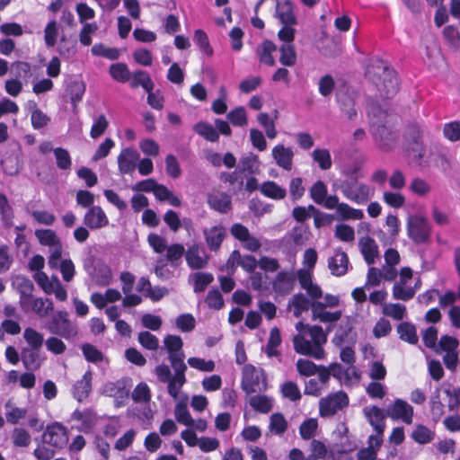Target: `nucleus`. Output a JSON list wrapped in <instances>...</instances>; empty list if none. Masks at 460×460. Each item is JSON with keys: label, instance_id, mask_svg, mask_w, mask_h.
I'll return each instance as SVG.
<instances>
[{"label": "nucleus", "instance_id": "obj_40", "mask_svg": "<svg viewBox=\"0 0 460 460\" xmlns=\"http://www.w3.org/2000/svg\"><path fill=\"white\" fill-rule=\"evenodd\" d=\"M411 438L418 444H429L435 438V432L428 427L419 424L411 434Z\"/></svg>", "mask_w": 460, "mask_h": 460}, {"label": "nucleus", "instance_id": "obj_61", "mask_svg": "<svg viewBox=\"0 0 460 460\" xmlns=\"http://www.w3.org/2000/svg\"><path fill=\"white\" fill-rule=\"evenodd\" d=\"M54 155L58 169L64 171L70 170L72 166V159L66 149L57 147L54 149Z\"/></svg>", "mask_w": 460, "mask_h": 460}, {"label": "nucleus", "instance_id": "obj_26", "mask_svg": "<svg viewBox=\"0 0 460 460\" xmlns=\"http://www.w3.org/2000/svg\"><path fill=\"white\" fill-rule=\"evenodd\" d=\"M363 412L375 431H385L386 411L384 412L377 406H367L364 408Z\"/></svg>", "mask_w": 460, "mask_h": 460}, {"label": "nucleus", "instance_id": "obj_50", "mask_svg": "<svg viewBox=\"0 0 460 460\" xmlns=\"http://www.w3.org/2000/svg\"><path fill=\"white\" fill-rule=\"evenodd\" d=\"M311 155L314 162H315L322 170L326 171L332 167V156L328 149L315 148Z\"/></svg>", "mask_w": 460, "mask_h": 460}, {"label": "nucleus", "instance_id": "obj_3", "mask_svg": "<svg viewBox=\"0 0 460 460\" xmlns=\"http://www.w3.org/2000/svg\"><path fill=\"white\" fill-rule=\"evenodd\" d=\"M366 75L376 84L382 97L390 98L398 92L399 82L395 71L383 62L371 65Z\"/></svg>", "mask_w": 460, "mask_h": 460}, {"label": "nucleus", "instance_id": "obj_36", "mask_svg": "<svg viewBox=\"0 0 460 460\" xmlns=\"http://www.w3.org/2000/svg\"><path fill=\"white\" fill-rule=\"evenodd\" d=\"M276 49L277 47L272 41L264 40L257 47L256 53L261 63L272 66L275 65L272 53L276 51Z\"/></svg>", "mask_w": 460, "mask_h": 460}, {"label": "nucleus", "instance_id": "obj_43", "mask_svg": "<svg viewBox=\"0 0 460 460\" xmlns=\"http://www.w3.org/2000/svg\"><path fill=\"white\" fill-rule=\"evenodd\" d=\"M288 423L282 413H273L270 418L269 429L277 436H282L288 429Z\"/></svg>", "mask_w": 460, "mask_h": 460}, {"label": "nucleus", "instance_id": "obj_9", "mask_svg": "<svg viewBox=\"0 0 460 460\" xmlns=\"http://www.w3.org/2000/svg\"><path fill=\"white\" fill-rule=\"evenodd\" d=\"M407 231L409 237L416 243H426L430 237V225L423 216L414 215L408 218Z\"/></svg>", "mask_w": 460, "mask_h": 460}, {"label": "nucleus", "instance_id": "obj_39", "mask_svg": "<svg viewBox=\"0 0 460 460\" xmlns=\"http://www.w3.org/2000/svg\"><path fill=\"white\" fill-rule=\"evenodd\" d=\"M240 169L249 174H256L260 172V161L258 155L248 153L240 159Z\"/></svg>", "mask_w": 460, "mask_h": 460}, {"label": "nucleus", "instance_id": "obj_57", "mask_svg": "<svg viewBox=\"0 0 460 460\" xmlns=\"http://www.w3.org/2000/svg\"><path fill=\"white\" fill-rule=\"evenodd\" d=\"M336 212L343 220H358L364 217V213L361 209L353 208L346 203H341Z\"/></svg>", "mask_w": 460, "mask_h": 460}, {"label": "nucleus", "instance_id": "obj_13", "mask_svg": "<svg viewBox=\"0 0 460 460\" xmlns=\"http://www.w3.org/2000/svg\"><path fill=\"white\" fill-rule=\"evenodd\" d=\"M42 442L57 448L64 447L68 442L66 428L59 422L49 425L42 434Z\"/></svg>", "mask_w": 460, "mask_h": 460}, {"label": "nucleus", "instance_id": "obj_54", "mask_svg": "<svg viewBox=\"0 0 460 460\" xmlns=\"http://www.w3.org/2000/svg\"><path fill=\"white\" fill-rule=\"evenodd\" d=\"M283 397L291 402H297L301 399V392L298 385L293 381H286L280 386Z\"/></svg>", "mask_w": 460, "mask_h": 460}, {"label": "nucleus", "instance_id": "obj_17", "mask_svg": "<svg viewBox=\"0 0 460 460\" xmlns=\"http://www.w3.org/2000/svg\"><path fill=\"white\" fill-rule=\"evenodd\" d=\"M386 416L393 420H401L406 424H411L413 420V408L406 401L396 399L386 408Z\"/></svg>", "mask_w": 460, "mask_h": 460}, {"label": "nucleus", "instance_id": "obj_16", "mask_svg": "<svg viewBox=\"0 0 460 460\" xmlns=\"http://www.w3.org/2000/svg\"><path fill=\"white\" fill-rule=\"evenodd\" d=\"M296 284V272L293 270H282L278 272L272 281V289L278 296H288L295 288Z\"/></svg>", "mask_w": 460, "mask_h": 460}, {"label": "nucleus", "instance_id": "obj_63", "mask_svg": "<svg viewBox=\"0 0 460 460\" xmlns=\"http://www.w3.org/2000/svg\"><path fill=\"white\" fill-rule=\"evenodd\" d=\"M12 440L15 447H26L31 441V435L22 428H15L12 432Z\"/></svg>", "mask_w": 460, "mask_h": 460}, {"label": "nucleus", "instance_id": "obj_64", "mask_svg": "<svg viewBox=\"0 0 460 460\" xmlns=\"http://www.w3.org/2000/svg\"><path fill=\"white\" fill-rule=\"evenodd\" d=\"M310 449L312 454L308 456L305 460H318V458L324 459L328 454V449L325 444L317 439H313L311 441Z\"/></svg>", "mask_w": 460, "mask_h": 460}, {"label": "nucleus", "instance_id": "obj_15", "mask_svg": "<svg viewBox=\"0 0 460 460\" xmlns=\"http://www.w3.org/2000/svg\"><path fill=\"white\" fill-rule=\"evenodd\" d=\"M185 260L191 270H201L207 267L209 256L205 248L198 243H192L185 250Z\"/></svg>", "mask_w": 460, "mask_h": 460}, {"label": "nucleus", "instance_id": "obj_10", "mask_svg": "<svg viewBox=\"0 0 460 460\" xmlns=\"http://www.w3.org/2000/svg\"><path fill=\"white\" fill-rule=\"evenodd\" d=\"M412 279V270L409 267L401 270L399 279L395 281L393 287V297L396 300L409 301L414 297L416 288L408 285Z\"/></svg>", "mask_w": 460, "mask_h": 460}, {"label": "nucleus", "instance_id": "obj_25", "mask_svg": "<svg viewBox=\"0 0 460 460\" xmlns=\"http://www.w3.org/2000/svg\"><path fill=\"white\" fill-rule=\"evenodd\" d=\"M208 204L219 213H227L232 207L231 197L226 192L213 191L208 195Z\"/></svg>", "mask_w": 460, "mask_h": 460}, {"label": "nucleus", "instance_id": "obj_37", "mask_svg": "<svg viewBox=\"0 0 460 460\" xmlns=\"http://www.w3.org/2000/svg\"><path fill=\"white\" fill-rule=\"evenodd\" d=\"M260 190L265 197L277 200L283 199L287 196V190L273 181L263 182Z\"/></svg>", "mask_w": 460, "mask_h": 460}, {"label": "nucleus", "instance_id": "obj_58", "mask_svg": "<svg viewBox=\"0 0 460 460\" xmlns=\"http://www.w3.org/2000/svg\"><path fill=\"white\" fill-rule=\"evenodd\" d=\"M279 62L283 66H293L296 62V54L292 44H283L279 48Z\"/></svg>", "mask_w": 460, "mask_h": 460}, {"label": "nucleus", "instance_id": "obj_32", "mask_svg": "<svg viewBox=\"0 0 460 460\" xmlns=\"http://www.w3.org/2000/svg\"><path fill=\"white\" fill-rule=\"evenodd\" d=\"M21 358L24 367L30 371L38 370L43 362V358L40 355V349H34L24 348Z\"/></svg>", "mask_w": 460, "mask_h": 460}, {"label": "nucleus", "instance_id": "obj_27", "mask_svg": "<svg viewBox=\"0 0 460 460\" xmlns=\"http://www.w3.org/2000/svg\"><path fill=\"white\" fill-rule=\"evenodd\" d=\"M357 335L353 332V328L349 322L345 324H341L337 330L332 342L338 347H343L344 345H351L356 342Z\"/></svg>", "mask_w": 460, "mask_h": 460}, {"label": "nucleus", "instance_id": "obj_41", "mask_svg": "<svg viewBox=\"0 0 460 460\" xmlns=\"http://www.w3.org/2000/svg\"><path fill=\"white\" fill-rule=\"evenodd\" d=\"M130 78H132L130 82L132 88L142 86L147 93L153 91L155 84L146 72L142 70L136 71L131 75Z\"/></svg>", "mask_w": 460, "mask_h": 460}, {"label": "nucleus", "instance_id": "obj_20", "mask_svg": "<svg viewBox=\"0 0 460 460\" xmlns=\"http://www.w3.org/2000/svg\"><path fill=\"white\" fill-rule=\"evenodd\" d=\"M21 306L24 310L31 309L38 316L46 317L53 311V303L49 298H35L32 296L26 299H20Z\"/></svg>", "mask_w": 460, "mask_h": 460}, {"label": "nucleus", "instance_id": "obj_28", "mask_svg": "<svg viewBox=\"0 0 460 460\" xmlns=\"http://www.w3.org/2000/svg\"><path fill=\"white\" fill-rule=\"evenodd\" d=\"M313 320H318L321 323H334L341 319V312H330L326 310V306L322 302L314 303L313 312H312Z\"/></svg>", "mask_w": 460, "mask_h": 460}, {"label": "nucleus", "instance_id": "obj_47", "mask_svg": "<svg viewBox=\"0 0 460 460\" xmlns=\"http://www.w3.org/2000/svg\"><path fill=\"white\" fill-rule=\"evenodd\" d=\"M66 93L70 97L72 103L75 104L82 100L85 93V84L80 80L71 81L66 88Z\"/></svg>", "mask_w": 460, "mask_h": 460}, {"label": "nucleus", "instance_id": "obj_19", "mask_svg": "<svg viewBox=\"0 0 460 460\" xmlns=\"http://www.w3.org/2000/svg\"><path fill=\"white\" fill-rule=\"evenodd\" d=\"M109 222L107 215L100 206H92L84 216V224L91 230L106 227Z\"/></svg>", "mask_w": 460, "mask_h": 460}, {"label": "nucleus", "instance_id": "obj_4", "mask_svg": "<svg viewBox=\"0 0 460 460\" xmlns=\"http://www.w3.org/2000/svg\"><path fill=\"white\" fill-rule=\"evenodd\" d=\"M424 130L417 123L409 125L403 135L404 147L408 153H411L416 164H420L425 156V147L423 146L422 136Z\"/></svg>", "mask_w": 460, "mask_h": 460}, {"label": "nucleus", "instance_id": "obj_35", "mask_svg": "<svg viewBox=\"0 0 460 460\" xmlns=\"http://www.w3.org/2000/svg\"><path fill=\"white\" fill-rule=\"evenodd\" d=\"M52 270H59L63 279L66 282H70L75 276V264L70 259H62V256H58L55 263L49 265Z\"/></svg>", "mask_w": 460, "mask_h": 460}, {"label": "nucleus", "instance_id": "obj_42", "mask_svg": "<svg viewBox=\"0 0 460 460\" xmlns=\"http://www.w3.org/2000/svg\"><path fill=\"white\" fill-rule=\"evenodd\" d=\"M166 251V261L172 267H178L181 262V258L185 255V248L181 243H172L167 245Z\"/></svg>", "mask_w": 460, "mask_h": 460}, {"label": "nucleus", "instance_id": "obj_48", "mask_svg": "<svg viewBox=\"0 0 460 460\" xmlns=\"http://www.w3.org/2000/svg\"><path fill=\"white\" fill-rule=\"evenodd\" d=\"M4 408L6 421L11 424H17L21 420L24 419L27 414L25 408L16 407L10 401L5 403Z\"/></svg>", "mask_w": 460, "mask_h": 460}, {"label": "nucleus", "instance_id": "obj_23", "mask_svg": "<svg viewBox=\"0 0 460 460\" xmlns=\"http://www.w3.org/2000/svg\"><path fill=\"white\" fill-rule=\"evenodd\" d=\"M328 268L332 275L343 276L349 269V258L345 252L336 250L334 255L328 260Z\"/></svg>", "mask_w": 460, "mask_h": 460}, {"label": "nucleus", "instance_id": "obj_22", "mask_svg": "<svg viewBox=\"0 0 460 460\" xmlns=\"http://www.w3.org/2000/svg\"><path fill=\"white\" fill-rule=\"evenodd\" d=\"M271 155L279 167L286 171L292 170L294 152L290 147L279 144L272 148Z\"/></svg>", "mask_w": 460, "mask_h": 460}, {"label": "nucleus", "instance_id": "obj_52", "mask_svg": "<svg viewBox=\"0 0 460 460\" xmlns=\"http://www.w3.org/2000/svg\"><path fill=\"white\" fill-rule=\"evenodd\" d=\"M110 75L114 80L119 83H126L131 77V73L128 66L124 63L112 64L110 66Z\"/></svg>", "mask_w": 460, "mask_h": 460}, {"label": "nucleus", "instance_id": "obj_34", "mask_svg": "<svg viewBox=\"0 0 460 460\" xmlns=\"http://www.w3.org/2000/svg\"><path fill=\"white\" fill-rule=\"evenodd\" d=\"M386 110L382 108L376 102H370L367 105V118L369 119L370 128L380 126L383 124L386 125Z\"/></svg>", "mask_w": 460, "mask_h": 460}, {"label": "nucleus", "instance_id": "obj_11", "mask_svg": "<svg viewBox=\"0 0 460 460\" xmlns=\"http://www.w3.org/2000/svg\"><path fill=\"white\" fill-rule=\"evenodd\" d=\"M349 403V398L343 392H338L322 398L319 402V411L322 417H329L343 409Z\"/></svg>", "mask_w": 460, "mask_h": 460}, {"label": "nucleus", "instance_id": "obj_1", "mask_svg": "<svg viewBox=\"0 0 460 460\" xmlns=\"http://www.w3.org/2000/svg\"><path fill=\"white\" fill-rule=\"evenodd\" d=\"M164 346L168 353V359L174 374H172L171 368L166 364L156 366L154 372L159 382L167 384L168 394L173 399H177L181 387L187 382L185 376L187 366L184 363L185 354L182 349L183 342L180 336L167 335L164 340Z\"/></svg>", "mask_w": 460, "mask_h": 460}, {"label": "nucleus", "instance_id": "obj_49", "mask_svg": "<svg viewBox=\"0 0 460 460\" xmlns=\"http://www.w3.org/2000/svg\"><path fill=\"white\" fill-rule=\"evenodd\" d=\"M23 339L30 346L29 349H40L44 343L43 334L31 327L24 329Z\"/></svg>", "mask_w": 460, "mask_h": 460}, {"label": "nucleus", "instance_id": "obj_29", "mask_svg": "<svg viewBox=\"0 0 460 460\" xmlns=\"http://www.w3.org/2000/svg\"><path fill=\"white\" fill-rule=\"evenodd\" d=\"M228 264H231L232 267H234L235 264L242 267L245 271L247 272H253L256 267L259 264V261L255 259L252 255H243L242 256L240 252L237 250H234L228 261Z\"/></svg>", "mask_w": 460, "mask_h": 460}, {"label": "nucleus", "instance_id": "obj_56", "mask_svg": "<svg viewBox=\"0 0 460 460\" xmlns=\"http://www.w3.org/2000/svg\"><path fill=\"white\" fill-rule=\"evenodd\" d=\"M459 346V341L457 339L448 336V335H443L438 343L437 348L435 349V352L437 354H441L442 352H452L456 351L457 348Z\"/></svg>", "mask_w": 460, "mask_h": 460}, {"label": "nucleus", "instance_id": "obj_14", "mask_svg": "<svg viewBox=\"0 0 460 460\" xmlns=\"http://www.w3.org/2000/svg\"><path fill=\"white\" fill-rule=\"evenodd\" d=\"M230 234L234 238L238 240L247 251L255 252L259 251L261 246L259 239L251 234L249 229L240 223L232 225Z\"/></svg>", "mask_w": 460, "mask_h": 460}, {"label": "nucleus", "instance_id": "obj_6", "mask_svg": "<svg viewBox=\"0 0 460 460\" xmlns=\"http://www.w3.org/2000/svg\"><path fill=\"white\" fill-rule=\"evenodd\" d=\"M338 189L346 199L357 204L366 203L373 195V191L368 185L358 182L355 179L341 181Z\"/></svg>", "mask_w": 460, "mask_h": 460}, {"label": "nucleus", "instance_id": "obj_62", "mask_svg": "<svg viewBox=\"0 0 460 460\" xmlns=\"http://www.w3.org/2000/svg\"><path fill=\"white\" fill-rule=\"evenodd\" d=\"M383 200L391 208H400L405 203V197L397 191L385 190L383 193Z\"/></svg>", "mask_w": 460, "mask_h": 460}, {"label": "nucleus", "instance_id": "obj_51", "mask_svg": "<svg viewBox=\"0 0 460 460\" xmlns=\"http://www.w3.org/2000/svg\"><path fill=\"white\" fill-rule=\"evenodd\" d=\"M197 134L210 142H217L219 139V134L217 129L208 122H199L194 126Z\"/></svg>", "mask_w": 460, "mask_h": 460}, {"label": "nucleus", "instance_id": "obj_7", "mask_svg": "<svg viewBox=\"0 0 460 460\" xmlns=\"http://www.w3.org/2000/svg\"><path fill=\"white\" fill-rule=\"evenodd\" d=\"M242 388L247 394L261 393L267 389L263 370L252 365H245L243 369Z\"/></svg>", "mask_w": 460, "mask_h": 460}, {"label": "nucleus", "instance_id": "obj_21", "mask_svg": "<svg viewBox=\"0 0 460 460\" xmlns=\"http://www.w3.org/2000/svg\"><path fill=\"white\" fill-rule=\"evenodd\" d=\"M140 155L137 150L131 147L124 148L118 155L119 171L122 174L131 173L135 171Z\"/></svg>", "mask_w": 460, "mask_h": 460}, {"label": "nucleus", "instance_id": "obj_30", "mask_svg": "<svg viewBox=\"0 0 460 460\" xmlns=\"http://www.w3.org/2000/svg\"><path fill=\"white\" fill-rule=\"evenodd\" d=\"M276 16L281 23L286 25H294L296 16L293 12V5L289 0H277Z\"/></svg>", "mask_w": 460, "mask_h": 460}, {"label": "nucleus", "instance_id": "obj_59", "mask_svg": "<svg viewBox=\"0 0 460 460\" xmlns=\"http://www.w3.org/2000/svg\"><path fill=\"white\" fill-rule=\"evenodd\" d=\"M27 212L32 218L39 224L47 226H52L56 221V217L53 213L47 210H38L27 208Z\"/></svg>", "mask_w": 460, "mask_h": 460}, {"label": "nucleus", "instance_id": "obj_2", "mask_svg": "<svg viewBox=\"0 0 460 460\" xmlns=\"http://www.w3.org/2000/svg\"><path fill=\"white\" fill-rule=\"evenodd\" d=\"M327 341V333L319 325L312 328L293 338L294 349L296 353L312 357L315 359H323L325 356L323 345Z\"/></svg>", "mask_w": 460, "mask_h": 460}, {"label": "nucleus", "instance_id": "obj_45", "mask_svg": "<svg viewBox=\"0 0 460 460\" xmlns=\"http://www.w3.org/2000/svg\"><path fill=\"white\" fill-rule=\"evenodd\" d=\"M397 332L399 333L401 340L411 344L418 343L419 337L413 324L407 322L401 323L397 327Z\"/></svg>", "mask_w": 460, "mask_h": 460}, {"label": "nucleus", "instance_id": "obj_46", "mask_svg": "<svg viewBox=\"0 0 460 460\" xmlns=\"http://www.w3.org/2000/svg\"><path fill=\"white\" fill-rule=\"evenodd\" d=\"M190 279L193 281V289L196 293L203 292L214 280V277L211 273L201 271L190 275Z\"/></svg>", "mask_w": 460, "mask_h": 460}, {"label": "nucleus", "instance_id": "obj_53", "mask_svg": "<svg viewBox=\"0 0 460 460\" xmlns=\"http://www.w3.org/2000/svg\"><path fill=\"white\" fill-rule=\"evenodd\" d=\"M318 429V421L314 418H308L305 420L299 427V434L304 440L313 438Z\"/></svg>", "mask_w": 460, "mask_h": 460}, {"label": "nucleus", "instance_id": "obj_55", "mask_svg": "<svg viewBox=\"0 0 460 460\" xmlns=\"http://www.w3.org/2000/svg\"><path fill=\"white\" fill-rule=\"evenodd\" d=\"M227 119L234 127H244L248 123L247 113L243 107H236L226 115Z\"/></svg>", "mask_w": 460, "mask_h": 460}, {"label": "nucleus", "instance_id": "obj_33", "mask_svg": "<svg viewBox=\"0 0 460 460\" xmlns=\"http://www.w3.org/2000/svg\"><path fill=\"white\" fill-rule=\"evenodd\" d=\"M92 377L93 375L90 371L85 372V374L83 376L82 379L78 380L75 385H74V397L78 402H83L84 399H86L91 392L92 389Z\"/></svg>", "mask_w": 460, "mask_h": 460}, {"label": "nucleus", "instance_id": "obj_60", "mask_svg": "<svg viewBox=\"0 0 460 460\" xmlns=\"http://www.w3.org/2000/svg\"><path fill=\"white\" fill-rule=\"evenodd\" d=\"M383 314L394 320H402L406 315V307L402 304H385Z\"/></svg>", "mask_w": 460, "mask_h": 460}, {"label": "nucleus", "instance_id": "obj_12", "mask_svg": "<svg viewBox=\"0 0 460 460\" xmlns=\"http://www.w3.org/2000/svg\"><path fill=\"white\" fill-rule=\"evenodd\" d=\"M370 132L378 148L384 152L391 151L397 143L396 132L385 124L370 128Z\"/></svg>", "mask_w": 460, "mask_h": 460}, {"label": "nucleus", "instance_id": "obj_31", "mask_svg": "<svg viewBox=\"0 0 460 460\" xmlns=\"http://www.w3.org/2000/svg\"><path fill=\"white\" fill-rule=\"evenodd\" d=\"M314 303L305 294L297 293L289 300L288 307L293 309L294 316L298 318L310 308L313 310Z\"/></svg>", "mask_w": 460, "mask_h": 460}, {"label": "nucleus", "instance_id": "obj_8", "mask_svg": "<svg viewBox=\"0 0 460 460\" xmlns=\"http://www.w3.org/2000/svg\"><path fill=\"white\" fill-rule=\"evenodd\" d=\"M49 331L54 335L70 340L77 336L78 326L69 320L67 312L58 311L52 316Z\"/></svg>", "mask_w": 460, "mask_h": 460}, {"label": "nucleus", "instance_id": "obj_38", "mask_svg": "<svg viewBox=\"0 0 460 460\" xmlns=\"http://www.w3.org/2000/svg\"><path fill=\"white\" fill-rule=\"evenodd\" d=\"M29 109L31 111V124L35 129L46 127L50 121L49 117L40 111L37 103L33 101L28 102Z\"/></svg>", "mask_w": 460, "mask_h": 460}, {"label": "nucleus", "instance_id": "obj_44", "mask_svg": "<svg viewBox=\"0 0 460 460\" xmlns=\"http://www.w3.org/2000/svg\"><path fill=\"white\" fill-rule=\"evenodd\" d=\"M249 404L257 411L268 413L273 407V400L267 395H253L249 399Z\"/></svg>", "mask_w": 460, "mask_h": 460}, {"label": "nucleus", "instance_id": "obj_24", "mask_svg": "<svg viewBox=\"0 0 460 460\" xmlns=\"http://www.w3.org/2000/svg\"><path fill=\"white\" fill-rule=\"evenodd\" d=\"M358 246L367 264H374L376 259L379 257L378 245L376 241L369 236H363L358 241Z\"/></svg>", "mask_w": 460, "mask_h": 460}, {"label": "nucleus", "instance_id": "obj_18", "mask_svg": "<svg viewBox=\"0 0 460 460\" xmlns=\"http://www.w3.org/2000/svg\"><path fill=\"white\" fill-rule=\"evenodd\" d=\"M205 243L211 252L219 251L227 235L226 228L221 225L206 227L202 231Z\"/></svg>", "mask_w": 460, "mask_h": 460}, {"label": "nucleus", "instance_id": "obj_5", "mask_svg": "<svg viewBox=\"0 0 460 460\" xmlns=\"http://www.w3.org/2000/svg\"><path fill=\"white\" fill-rule=\"evenodd\" d=\"M39 243L49 249L48 264L55 263L56 259L63 254V243L58 234L50 228H40L34 232Z\"/></svg>", "mask_w": 460, "mask_h": 460}]
</instances>
